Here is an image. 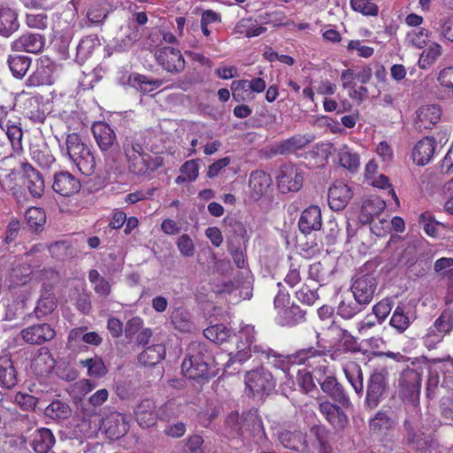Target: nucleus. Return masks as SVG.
<instances>
[{
	"instance_id": "f257e3e1",
	"label": "nucleus",
	"mask_w": 453,
	"mask_h": 453,
	"mask_svg": "<svg viewBox=\"0 0 453 453\" xmlns=\"http://www.w3.org/2000/svg\"><path fill=\"white\" fill-rule=\"evenodd\" d=\"M254 351L272 357V364L274 367L282 370L287 375H290L292 366L306 365L309 368H313V372L325 373L328 369L326 360L325 359V351L317 349L314 347L301 349L291 355L277 354L273 349L268 347L254 346Z\"/></svg>"
},
{
	"instance_id": "f03ea898",
	"label": "nucleus",
	"mask_w": 453,
	"mask_h": 453,
	"mask_svg": "<svg viewBox=\"0 0 453 453\" xmlns=\"http://www.w3.org/2000/svg\"><path fill=\"white\" fill-rule=\"evenodd\" d=\"M213 363L212 351L209 346L194 342L188 346L181 369L187 378L204 384L217 375V371L212 367Z\"/></svg>"
},
{
	"instance_id": "7ed1b4c3",
	"label": "nucleus",
	"mask_w": 453,
	"mask_h": 453,
	"mask_svg": "<svg viewBox=\"0 0 453 453\" xmlns=\"http://www.w3.org/2000/svg\"><path fill=\"white\" fill-rule=\"evenodd\" d=\"M65 151L69 159L79 171L87 176L94 173L96 159L90 147L77 133L68 134L65 139Z\"/></svg>"
},
{
	"instance_id": "20e7f679",
	"label": "nucleus",
	"mask_w": 453,
	"mask_h": 453,
	"mask_svg": "<svg viewBox=\"0 0 453 453\" xmlns=\"http://www.w3.org/2000/svg\"><path fill=\"white\" fill-rule=\"evenodd\" d=\"M278 293L273 299V306L277 311L278 324L282 326L293 327L306 320V311L299 305L292 303L289 304L290 296L288 291L282 289L281 282L277 283Z\"/></svg>"
},
{
	"instance_id": "39448f33",
	"label": "nucleus",
	"mask_w": 453,
	"mask_h": 453,
	"mask_svg": "<svg viewBox=\"0 0 453 453\" xmlns=\"http://www.w3.org/2000/svg\"><path fill=\"white\" fill-rule=\"evenodd\" d=\"M245 385L253 398L262 399L269 395L276 387V380L272 372L259 367L246 372Z\"/></svg>"
},
{
	"instance_id": "423d86ee",
	"label": "nucleus",
	"mask_w": 453,
	"mask_h": 453,
	"mask_svg": "<svg viewBox=\"0 0 453 453\" xmlns=\"http://www.w3.org/2000/svg\"><path fill=\"white\" fill-rule=\"evenodd\" d=\"M388 388L386 372L382 371L372 372L366 383L365 408L369 411L377 408L384 399Z\"/></svg>"
},
{
	"instance_id": "0eeeda50",
	"label": "nucleus",
	"mask_w": 453,
	"mask_h": 453,
	"mask_svg": "<svg viewBox=\"0 0 453 453\" xmlns=\"http://www.w3.org/2000/svg\"><path fill=\"white\" fill-rule=\"evenodd\" d=\"M378 287V280L372 273H357L352 279L351 291L354 298L365 307L372 303Z\"/></svg>"
},
{
	"instance_id": "6e6552de",
	"label": "nucleus",
	"mask_w": 453,
	"mask_h": 453,
	"mask_svg": "<svg viewBox=\"0 0 453 453\" xmlns=\"http://www.w3.org/2000/svg\"><path fill=\"white\" fill-rule=\"evenodd\" d=\"M397 418L390 408L378 411L368 421L370 433L377 437H386L395 430Z\"/></svg>"
},
{
	"instance_id": "1a4fd4ad",
	"label": "nucleus",
	"mask_w": 453,
	"mask_h": 453,
	"mask_svg": "<svg viewBox=\"0 0 453 453\" xmlns=\"http://www.w3.org/2000/svg\"><path fill=\"white\" fill-rule=\"evenodd\" d=\"M341 405L329 401L319 403V411L336 433H342L349 426V418Z\"/></svg>"
},
{
	"instance_id": "9d476101",
	"label": "nucleus",
	"mask_w": 453,
	"mask_h": 453,
	"mask_svg": "<svg viewBox=\"0 0 453 453\" xmlns=\"http://www.w3.org/2000/svg\"><path fill=\"white\" fill-rule=\"evenodd\" d=\"M278 187L282 193L298 191L303 181L302 171L292 164H285L280 166L277 175Z\"/></svg>"
},
{
	"instance_id": "9b49d317",
	"label": "nucleus",
	"mask_w": 453,
	"mask_h": 453,
	"mask_svg": "<svg viewBox=\"0 0 453 453\" xmlns=\"http://www.w3.org/2000/svg\"><path fill=\"white\" fill-rule=\"evenodd\" d=\"M157 64L168 73H180L185 68V60L180 50L173 47H163L155 51Z\"/></svg>"
},
{
	"instance_id": "f8f14e48",
	"label": "nucleus",
	"mask_w": 453,
	"mask_h": 453,
	"mask_svg": "<svg viewBox=\"0 0 453 453\" xmlns=\"http://www.w3.org/2000/svg\"><path fill=\"white\" fill-rule=\"evenodd\" d=\"M315 378L320 385L321 390L334 402L343 408L351 406V401L347 391L334 376L328 375L322 380L321 377L315 375Z\"/></svg>"
},
{
	"instance_id": "ddd939ff",
	"label": "nucleus",
	"mask_w": 453,
	"mask_h": 453,
	"mask_svg": "<svg viewBox=\"0 0 453 453\" xmlns=\"http://www.w3.org/2000/svg\"><path fill=\"white\" fill-rule=\"evenodd\" d=\"M20 336L27 344L42 345L53 340L56 336V331L48 323H39L23 328Z\"/></svg>"
},
{
	"instance_id": "4468645a",
	"label": "nucleus",
	"mask_w": 453,
	"mask_h": 453,
	"mask_svg": "<svg viewBox=\"0 0 453 453\" xmlns=\"http://www.w3.org/2000/svg\"><path fill=\"white\" fill-rule=\"evenodd\" d=\"M126 158L129 172L138 176L145 175L148 172H154L163 165L162 157H153L146 152Z\"/></svg>"
},
{
	"instance_id": "2eb2a0df",
	"label": "nucleus",
	"mask_w": 453,
	"mask_h": 453,
	"mask_svg": "<svg viewBox=\"0 0 453 453\" xmlns=\"http://www.w3.org/2000/svg\"><path fill=\"white\" fill-rule=\"evenodd\" d=\"M352 197L351 188L342 181H336L329 188L328 205L331 210L340 211L346 208Z\"/></svg>"
},
{
	"instance_id": "dca6fc26",
	"label": "nucleus",
	"mask_w": 453,
	"mask_h": 453,
	"mask_svg": "<svg viewBox=\"0 0 453 453\" xmlns=\"http://www.w3.org/2000/svg\"><path fill=\"white\" fill-rule=\"evenodd\" d=\"M445 308L429 328V334L443 337L453 332V301L445 297Z\"/></svg>"
},
{
	"instance_id": "f3484780",
	"label": "nucleus",
	"mask_w": 453,
	"mask_h": 453,
	"mask_svg": "<svg viewBox=\"0 0 453 453\" xmlns=\"http://www.w3.org/2000/svg\"><path fill=\"white\" fill-rule=\"evenodd\" d=\"M45 38L40 34L26 33L12 42L11 49L13 51H26L38 54L42 51Z\"/></svg>"
},
{
	"instance_id": "a211bd4d",
	"label": "nucleus",
	"mask_w": 453,
	"mask_h": 453,
	"mask_svg": "<svg viewBox=\"0 0 453 453\" xmlns=\"http://www.w3.org/2000/svg\"><path fill=\"white\" fill-rule=\"evenodd\" d=\"M94 138L99 149L104 154L110 153L117 144V136L114 130L105 122H96L92 126Z\"/></svg>"
},
{
	"instance_id": "6ab92c4d",
	"label": "nucleus",
	"mask_w": 453,
	"mask_h": 453,
	"mask_svg": "<svg viewBox=\"0 0 453 453\" xmlns=\"http://www.w3.org/2000/svg\"><path fill=\"white\" fill-rule=\"evenodd\" d=\"M53 289L54 287L52 284L46 282L42 284L40 298L34 309V314L37 319L44 318L52 313L57 308V299Z\"/></svg>"
},
{
	"instance_id": "aec40b11",
	"label": "nucleus",
	"mask_w": 453,
	"mask_h": 453,
	"mask_svg": "<svg viewBox=\"0 0 453 453\" xmlns=\"http://www.w3.org/2000/svg\"><path fill=\"white\" fill-rule=\"evenodd\" d=\"M53 190L62 196H71L81 188L79 180L68 172L56 173L52 184Z\"/></svg>"
},
{
	"instance_id": "412c9836",
	"label": "nucleus",
	"mask_w": 453,
	"mask_h": 453,
	"mask_svg": "<svg viewBox=\"0 0 453 453\" xmlns=\"http://www.w3.org/2000/svg\"><path fill=\"white\" fill-rule=\"evenodd\" d=\"M315 139L312 134H296L275 144L273 152L276 155H289L305 148Z\"/></svg>"
},
{
	"instance_id": "4be33fe9",
	"label": "nucleus",
	"mask_w": 453,
	"mask_h": 453,
	"mask_svg": "<svg viewBox=\"0 0 453 453\" xmlns=\"http://www.w3.org/2000/svg\"><path fill=\"white\" fill-rule=\"evenodd\" d=\"M21 169L26 178L25 186L33 197H41L44 192V180L42 173L27 162L21 164Z\"/></svg>"
},
{
	"instance_id": "5701e85b",
	"label": "nucleus",
	"mask_w": 453,
	"mask_h": 453,
	"mask_svg": "<svg viewBox=\"0 0 453 453\" xmlns=\"http://www.w3.org/2000/svg\"><path fill=\"white\" fill-rule=\"evenodd\" d=\"M321 226V211L319 206L311 205L301 213L298 227L303 234H309L312 231L320 230Z\"/></svg>"
},
{
	"instance_id": "b1692460",
	"label": "nucleus",
	"mask_w": 453,
	"mask_h": 453,
	"mask_svg": "<svg viewBox=\"0 0 453 453\" xmlns=\"http://www.w3.org/2000/svg\"><path fill=\"white\" fill-rule=\"evenodd\" d=\"M415 126L418 130L431 129L441 119V110L437 104L421 106L416 112Z\"/></svg>"
},
{
	"instance_id": "393cba45",
	"label": "nucleus",
	"mask_w": 453,
	"mask_h": 453,
	"mask_svg": "<svg viewBox=\"0 0 453 453\" xmlns=\"http://www.w3.org/2000/svg\"><path fill=\"white\" fill-rule=\"evenodd\" d=\"M437 142L434 138L426 136L418 141L412 150V159L418 165H426L433 158Z\"/></svg>"
},
{
	"instance_id": "a878e982",
	"label": "nucleus",
	"mask_w": 453,
	"mask_h": 453,
	"mask_svg": "<svg viewBox=\"0 0 453 453\" xmlns=\"http://www.w3.org/2000/svg\"><path fill=\"white\" fill-rule=\"evenodd\" d=\"M18 12L7 5H0V36L8 38L19 28Z\"/></svg>"
},
{
	"instance_id": "bb28decb",
	"label": "nucleus",
	"mask_w": 453,
	"mask_h": 453,
	"mask_svg": "<svg viewBox=\"0 0 453 453\" xmlns=\"http://www.w3.org/2000/svg\"><path fill=\"white\" fill-rule=\"evenodd\" d=\"M134 415L138 424L142 427L154 426L158 419L157 409L150 399L142 400L134 409Z\"/></svg>"
},
{
	"instance_id": "cd10ccee",
	"label": "nucleus",
	"mask_w": 453,
	"mask_h": 453,
	"mask_svg": "<svg viewBox=\"0 0 453 453\" xmlns=\"http://www.w3.org/2000/svg\"><path fill=\"white\" fill-rule=\"evenodd\" d=\"M18 384V372L12 358L7 356L0 357V387L11 389Z\"/></svg>"
},
{
	"instance_id": "c85d7f7f",
	"label": "nucleus",
	"mask_w": 453,
	"mask_h": 453,
	"mask_svg": "<svg viewBox=\"0 0 453 453\" xmlns=\"http://www.w3.org/2000/svg\"><path fill=\"white\" fill-rule=\"evenodd\" d=\"M146 137L139 132H128L122 141V149L126 157L145 152Z\"/></svg>"
},
{
	"instance_id": "c756f323",
	"label": "nucleus",
	"mask_w": 453,
	"mask_h": 453,
	"mask_svg": "<svg viewBox=\"0 0 453 453\" xmlns=\"http://www.w3.org/2000/svg\"><path fill=\"white\" fill-rule=\"evenodd\" d=\"M403 428L406 432L405 441L407 444L418 452H425L430 446L428 437L422 432L417 431L410 423L405 420Z\"/></svg>"
},
{
	"instance_id": "7c9ffc66",
	"label": "nucleus",
	"mask_w": 453,
	"mask_h": 453,
	"mask_svg": "<svg viewBox=\"0 0 453 453\" xmlns=\"http://www.w3.org/2000/svg\"><path fill=\"white\" fill-rule=\"evenodd\" d=\"M416 317L403 304H398L393 311L389 325L399 334L404 333L415 320Z\"/></svg>"
},
{
	"instance_id": "2f4dec72",
	"label": "nucleus",
	"mask_w": 453,
	"mask_h": 453,
	"mask_svg": "<svg viewBox=\"0 0 453 453\" xmlns=\"http://www.w3.org/2000/svg\"><path fill=\"white\" fill-rule=\"evenodd\" d=\"M170 318L174 328L178 331L188 334L196 331L192 314L187 309L183 307L174 309Z\"/></svg>"
},
{
	"instance_id": "473e14b6",
	"label": "nucleus",
	"mask_w": 453,
	"mask_h": 453,
	"mask_svg": "<svg viewBox=\"0 0 453 453\" xmlns=\"http://www.w3.org/2000/svg\"><path fill=\"white\" fill-rule=\"evenodd\" d=\"M100 45V40L97 35H90L83 37L76 47V61L81 65L85 63Z\"/></svg>"
},
{
	"instance_id": "72a5a7b5",
	"label": "nucleus",
	"mask_w": 453,
	"mask_h": 453,
	"mask_svg": "<svg viewBox=\"0 0 453 453\" xmlns=\"http://www.w3.org/2000/svg\"><path fill=\"white\" fill-rule=\"evenodd\" d=\"M385 209V203L380 197L375 196L366 199L362 207L359 219L364 224H369L375 216L380 215Z\"/></svg>"
},
{
	"instance_id": "f704fd0d",
	"label": "nucleus",
	"mask_w": 453,
	"mask_h": 453,
	"mask_svg": "<svg viewBox=\"0 0 453 453\" xmlns=\"http://www.w3.org/2000/svg\"><path fill=\"white\" fill-rule=\"evenodd\" d=\"M272 184V179L269 174L262 170L253 171L250 173L249 186L254 193V197L258 199L266 192Z\"/></svg>"
},
{
	"instance_id": "c9c22d12",
	"label": "nucleus",
	"mask_w": 453,
	"mask_h": 453,
	"mask_svg": "<svg viewBox=\"0 0 453 453\" xmlns=\"http://www.w3.org/2000/svg\"><path fill=\"white\" fill-rule=\"evenodd\" d=\"M360 345L357 339L351 335L347 330L342 331V341L337 349L331 353V358L334 361L341 360L343 353L360 352Z\"/></svg>"
},
{
	"instance_id": "e433bc0d",
	"label": "nucleus",
	"mask_w": 453,
	"mask_h": 453,
	"mask_svg": "<svg viewBox=\"0 0 453 453\" xmlns=\"http://www.w3.org/2000/svg\"><path fill=\"white\" fill-rule=\"evenodd\" d=\"M165 356V348L163 344H154L138 356V361L144 366H154L158 364Z\"/></svg>"
},
{
	"instance_id": "4c0bfd02",
	"label": "nucleus",
	"mask_w": 453,
	"mask_h": 453,
	"mask_svg": "<svg viewBox=\"0 0 453 453\" xmlns=\"http://www.w3.org/2000/svg\"><path fill=\"white\" fill-rule=\"evenodd\" d=\"M55 443V437L48 428L38 429L33 439L32 446L36 453H48Z\"/></svg>"
},
{
	"instance_id": "58836bf2",
	"label": "nucleus",
	"mask_w": 453,
	"mask_h": 453,
	"mask_svg": "<svg viewBox=\"0 0 453 453\" xmlns=\"http://www.w3.org/2000/svg\"><path fill=\"white\" fill-rule=\"evenodd\" d=\"M55 81L53 68L50 65H41L37 69L27 78V86H42L51 85Z\"/></svg>"
},
{
	"instance_id": "ea45409f",
	"label": "nucleus",
	"mask_w": 453,
	"mask_h": 453,
	"mask_svg": "<svg viewBox=\"0 0 453 453\" xmlns=\"http://www.w3.org/2000/svg\"><path fill=\"white\" fill-rule=\"evenodd\" d=\"M346 379L352 386L357 395L361 396L364 393L363 372L357 363H350L343 369Z\"/></svg>"
},
{
	"instance_id": "a19ab883",
	"label": "nucleus",
	"mask_w": 453,
	"mask_h": 453,
	"mask_svg": "<svg viewBox=\"0 0 453 453\" xmlns=\"http://www.w3.org/2000/svg\"><path fill=\"white\" fill-rule=\"evenodd\" d=\"M203 335L216 344H222L234 336L233 331L223 324H216L203 330Z\"/></svg>"
},
{
	"instance_id": "79ce46f5",
	"label": "nucleus",
	"mask_w": 453,
	"mask_h": 453,
	"mask_svg": "<svg viewBox=\"0 0 453 453\" xmlns=\"http://www.w3.org/2000/svg\"><path fill=\"white\" fill-rule=\"evenodd\" d=\"M8 65L12 75L17 79H22L31 65V58L24 55H10Z\"/></svg>"
},
{
	"instance_id": "37998d69",
	"label": "nucleus",
	"mask_w": 453,
	"mask_h": 453,
	"mask_svg": "<svg viewBox=\"0 0 453 453\" xmlns=\"http://www.w3.org/2000/svg\"><path fill=\"white\" fill-rule=\"evenodd\" d=\"M182 412V404L176 399H170L157 408L158 419L166 423L177 418Z\"/></svg>"
},
{
	"instance_id": "c03bdc74",
	"label": "nucleus",
	"mask_w": 453,
	"mask_h": 453,
	"mask_svg": "<svg viewBox=\"0 0 453 453\" xmlns=\"http://www.w3.org/2000/svg\"><path fill=\"white\" fill-rule=\"evenodd\" d=\"M128 84L142 93H149L157 88L162 81L159 80H150L145 75L133 73L128 77Z\"/></svg>"
},
{
	"instance_id": "a18cd8bd",
	"label": "nucleus",
	"mask_w": 453,
	"mask_h": 453,
	"mask_svg": "<svg viewBox=\"0 0 453 453\" xmlns=\"http://www.w3.org/2000/svg\"><path fill=\"white\" fill-rule=\"evenodd\" d=\"M71 411L72 410L67 403L55 400L44 409V415L53 420H59L69 418Z\"/></svg>"
},
{
	"instance_id": "49530a36",
	"label": "nucleus",
	"mask_w": 453,
	"mask_h": 453,
	"mask_svg": "<svg viewBox=\"0 0 453 453\" xmlns=\"http://www.w3.org/2000/svg\"><path fill=\"white\" fill-rule=\"evenodd\" d=\"M222 22V17L219 12L213 10H204L201 13L200 27L204 36L209 37L211 30Z\"/></svg>"
},
{
	"instance_id": "de8ad7c7",
	"label": "nucleus",
	"mask_w": 453,
	"mask_h": 453,
	"mask_svg": "<svg viewBox=\"0 0 453 453\" xmlns=\"http://www.w3.org/2000/svg\"><path fill=\"white\" fill-rule=\"evenodd\" d=\"M25 219L27 226L35 232H41L46 223V214L42 208L31 207L27 210Z\"/></svg>"
},
{
	"instance_id": "09e8293b",
	"label": "nucleus",
	"mask_w": 453,
	"mask_h": 453,
	"mask_svg": "<svg viewBox=\"0 0 453 453\" xmlns=\"http://www.w3.org/2000/svg\"><path fill=\"white\" fill-rule=\"evenodd\" d=\"M80 365L88 369V374L90 377L102 378L108 372L103 359L98 356L81 360Z\"/></svg>"
},
{
	"instance_id": "8fccbe9b",
	"label": "nucleus",
	"mask_w": 453,
	"mask_h": 453,
	"mask_svg": "<svg viewBox=\"0 0 453 453\" xmlns=\"http://www.w3.org/2000/svg\"><path fill=\"white\" fill-rule=\"evenodd\" d=\"M280 443L287 449L298 451L304 442V435L299 431H282L279 434Z\"/></svg>"
},
{
	"instance_id": "3c124183",
	"label": "nucleus",
	"mask_w": 453,
	"mask_h": 453,
	"mask_svg": "<svg viewBox=\"0 0 453 453\" xmlns=\"http://www.w3.org/2000/svg\"><path fill=\"white\" fill-rule=\"evenodd\" d=\"M235 32L244 35L246 37H255L266 31V27L257 26V21L249 18L241 19L235 26Z\"/></svg>"
},
{
	"instance_id": "603ef678",
	"label": "nucleus",
	"mask_w": 453,
	"mask_h": 453,
	"mask_svg": "<svg viewBox=\"0 0 453 453\" xmlns=\"http://www.w3.org/2000/svg\"><path fill=\"white\" fill-rule=\"evenodd\" d=\"M365 308V306L357 303L355 298L354 301L342 300L337 307V315H339L343 319H351L357 314L361 312Z\"/></svg>"
},
{
	"instance_id": "864d4df0",
	"label": "nucleus",
	"mask_w": 453,
	"mask_h": 453,
	"mask_svg": "<svg viewBox=\"0 0 453 453\" xmlns=\"http://www.w3.org/2000/svg\"><path fill=\"white\" fill-rule=\"evenodd\" d=\"M441 53V46L437 42H433L420 55L418 59L419 67L422 69L427 68L438 59Z\"/></svg>"
},
{
	"instance_id": "5fc2aeb1",
	"label": "nucleus",
	"mask_w": 453,
	"mask_h": 453,
	"mask_svg": "<svg viewBox=\"0 0 453 453\" xmlns=\"http://www.w3.org/2000/svg\"><path fill=\"white\" fill-rule=\"evenodd\" d=\"M435 29L441 37L453 42V12L440 17L435 22Z\"/></svg>"
},
{
	"instance_id": "6e6d98bb",
	"label": "nucleus",
	"mask_w": 453,
	"mask_h": 453,
	"mask_svg": "<svg viewBox=\"0 0 453 453\" xmlns=\"http://www.w3.org/2000/svg\"><path fill=\"white\" fill-rule=\"evenodd\" d=\"M332 273V270L321 262H316L310 265L308 275L309 279L324 285Z\"/></svg>"
},
{
	"instance_id": "4d7b16f0",
	"label": "nucleus",
	"mask_w": 453,
	"mask_h": 453,
	"mask_svg": "<svg viewBox=\"0 0 453 453\" xmlns=\"http://www.w3.org/2000/svg\"><path fill=\"white\" fill-rule=\"evenodd\" d=\"M224 222L228 228L229 233L233 234L231 238L234 239V242L237 238H240L242 240L243 245H246L249 241V236L244 224L230 217L226 218Z\"/></svg>"
},
{
	"instance_id": "13d9d810",
	"label": "nucleus",
	"mask_w": 453,
	"mask_h": 453,
	"mask_svg": "<svg viewBox=\"0 0 453 453\" xmlns=\"http://www.w3.org/2000/svg\"><path fill=\"white\" fill-rule=\"evenodd\" d=\"M339 162L342 167L356 172L359 166V156L344 147L339 152Z\"/></svg>"
},
{
	"instance_id": "bf43d9fd",
	"label": "nucleus",
	"mask_w": 453,
	"mask_h": 453,
	"mask_svg": "<svg viewBox=\"0 0 453 453\" xmlns=\"http://www.w3.org/2000/svg\"><path fill=\"white\" fill-rule=\"evenodd\" d=\"M372 0H350L351 8L365 16L376 17L379 13V7L372 2Z\"/></svg>"
},
{
	"instance_id": "052dcab7",
	"label": "nucleus",
	"mask_w": 453,
	"mask_h": 453,
	"mask_svg": "<svg viewBox=\"0 0 453 453\" xmlns=\"http://www.w3.org/2000/svg\"><path fill=\"white\" fill-rule=\"evenodd\" d=\"M296 298L307 306H311L319 298L317 288L311 289L307 284H303L302 288L295 294Z\"/></svg>"
},
{
	"instance_id": "680f3d73",
	"label": "nucleus",
	"mask_w": 453,
	"mask_h": 453,
	"mask_svg": "<svg viewBox=\"0 0 453 453\" xmlns=\"http://www.w3.org/2000/svg\"><path fill=\"white\" fill-rule=\"evenodd\" d=\"M238 349L239 350L235 355L231 356V354H229V359L225 365L226 368H229L234 363L242 365L252 357V353H256L254 351V346L246 345L243 348L238 346ZM257 353L259 354L258 352Z\"/></svg>"
},
{
	"instance_id": "e2e57ef3",
	"label": "nucleus",
	"mask_w": 453,
	"mask_h": 453,
	"mask_svg": "<svg viewBox=\"0 0 453 453\" xmlns=\"http://www.w3.org/2000/svg\"><path fill=\"white\" fill-rule=\"evenodd\" d=\"M108 16V11L102 4L91 5L87 12L88 21L95 25H101Z\"/></svg>"
},
{
	"instance_id": "0e129e2a",
	"label": "nucleus",
	"mask_w": 453,
	"mask_h": 453,
	"mask_svg": "<svg viewBox=\"0 0 453 453\" xmlns=\"http://www.w3.org/2000/svg\"><path fill=\"white\" fill-rule=\"evenodd\" d=\"M326 371H327V369ZM312 373H314V376L317 375L316 373H318L319 375V377H321L322 375H326V372H325V373L319 372H313V371L312 372H305L304 371L303 372H301V371L298 370V376H297L298 384L303 388V390L305 394H308V393L311 392L314 388H316V385L313 382Z\"/></svg>"
},
{
	"instance_id": "69168bd1",
	"label": "nucleus",
	"mask_w": 453,
	"mask_h": 453,
	"mask_svg": "<svg viewBox=\"0 0 453 453\" xmlns=\"http://www.w3.org/2000/svg\"><path fill=\"white\" fill-rule=\"evenodd\" d=\"M429 37V31L420 27L407 34L409 42L415 47L422 49L426 45Z\"/></svg>"
},
{
	"instance_id": "338daca9",
	"label": "nucleus",
	"mask_w": 453,
	"mask_h": 453,
	"mask_svg": "<svg viewBox=\"0 0 453 453\" xmlns=\"http://www.w3.org/2000/svg\"><path fill=\"white\" fill-rule=\"evenodd\" d=\"M139 34L138 31H132L128 35H125L121 39L116 40L113 49L116 52H125L127 51L134 42L138 40Z\"/></svg>"
},
{
	"instance_id": "774afa93",
	"label": "nucleus",
	"mask_w": 453,
	"mask_h": 453,
	"mask_svg": "<svg viewBox=\"0 0 453 453\" xmlns=\"http://www.w3.org/2000/svg\"><path fill=\"white\" fill-rule=\"evenodd\" d=\"M180 253L186 257H193L195 254V244L190 236L187 234H181L176 242Z\"/></svg>"
}]
</instances>
